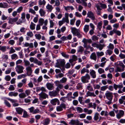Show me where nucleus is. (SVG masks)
<instances>
[{
	"label": "nucleus",
	"instance_id": "5fc2aeb1",
	"mask_svg": "<svg viewBox=\"0 0 125 125\" xmlns=\"http://www.w3.org/2000/svg\"><path fill=\"white\" fill-rule=\"evenodd\" d=\"M37 52L36 50H34V51H32L29 54V55L30 56H33L35 55L36 53Z\"/></svg>",
	"mask_w": 125,
	"mask_h": 125
},
{
	"label": "nucleus",
	"instance_id": "680f3d73",
	"mask_svg": "<svg viewBox=\"0 0 125 125\" xmlns=\"http://www.w3.org/2000/svg\"><path fill=\"white\" fill-rule=\"evenodd\" d=\"M50 120L49 118H47L45 119L44 120V124L45 125L48 124L50 122Z\"/></svg>",
	"mask_w": 125,
	"mask_h": 125
},
{
	"label": "nucleus",
	"instance_id": "09e8293b",
	"mask_svg": "<svg viewBox=\"0 0 125 125\" xmlns=\"http://www.w3.org/2000/svg\"><path fill=\"white\" fill-rule=\"evenodd\" d=\"M78 52H80L82 53L84 50V48L82 46H80L78 47Z\"/></svg>",
	"mask_w": 125,
	"mask_h": 125
},
{
	"label": "nucleus",
	"instance_id": "13d9d810",
	"mask_svg": "<svg viewBox=\"0 0 125 125\" xmlns=\"http://www.w3.org/2000/svg\"><path fill=\"white\" fill-rule=\"evenodd\" d=\"M108 88V86L107 85L103 86L101 87V90L102 91H104Z\"/></svg>",
	"mask_w": 125,
	"mask_h": 125
},
{
	"label": "nucleus",
	"instance_id": "c9c22d12",
	"mask_svg": "<svg viewBox=\"0 0 125 125\" xmlns=\"http://www.w3.org/2000/svg\"><path fill=\"white\" fill-rule=\"evenodd\" d=\"M99 114L98 113H96L94 115V119L95 121H97L99 119Z\"/></svg>",
	"mask_w": 125,
	"mask_h": 125
},
{
	"label": "nucleus",
	"instance_id": "4d7b16f0",
	"mask_svg": "<svg viewBox=\"0 0 125 125\" xmlns=\"http://www.w3.org/2000/svg\"><path fill=\"white\" fill-rule=\"evenodd\" d=\"M77 121V120H72L69 123V124L72 125H74L75 124L76 121Z\"/></svg>",
	"mask_w": 125,
	"mask_h": 125
},
{
	"label": "nucleus",
	"instance_id": "2f4dec72",
	"mask_svg": "<svg viewBox=\"0 0 125 125\" xmlns=\"http://www.w3.org/2000/svg\"><path fill=\"white\" fill-rule=\"evenodd\" d=\"M39 12L41 16L42 17L44 16L46 13V12L42 9H40Z\"/></svg>",
	"mask_w": 125,
	"mask_h": 125
},
{
	"label": "nucleus",
	"instance_id": "393cba45",
	"mask_svg": "<svg viewBox=\"0 0 125 125\" xmlns=\"http://www.w3.org/2000/svg\"><path fill=\"white\" fill-rule=\"evenodd\" d=\"M72 93L70 92L68 93L67 95V96L66 98H68V100H71V99H70L71 98H73V99H75L74 97H73L72 96Z\"/></svg>",
	"mask_w": 125,
	"mask_h": 125
},
{
	"label": "nucleus",
	"instance_id": "f704fd0d",
	"mask_svg": "<svg viewBox=\"0 0 125 125\" xmlns=\"http://www.w3.org/2000/svg\"><path fill=\"white\" fill-rule=\"evenodd\" d=\"M35 24H34L32 22H31L30 25V29L32 30H34L35 28Z\"/></svg>",
	"mask_w": 125,
	"mask_h": 125
},
{
	"label": "nucleus",
	"instance_id": "e433bc0d",
	"mask_svg": "<svg viewBox=\"0 0 125 125\" xmlns=\"http://www.w3.org/2000/svg\"><path fill=\"white\" fill-rule=\"evenodd\" d=\"M64 9L66 11H67L68 10H69L71 9L72 10L74 9V8L72 6H67V7H64Z\"/></svg>",
	"mask_w": 125,
	"mask_h": 125
},
{
	"label": "nucleus",
	"instance_id": "f257e3e1",
	"mask_svg": "<svg viewBox=\"0 0 125 125\" xmlns=\"http://www.w3.org/2000/svg\"><path fill=\"white\" fill-rule=\"evenodd\" d=\"M116 69L115 70V72H121L125 70V66L122 61H119L115 63Z\"/></svg>",
	"mask_w": 125,
	"mask_h": 125
},
{
	"label": "nucleus",
	"instance_id": "338daca9",
	"mask_svg": "<svg viewBox=\"0 0 125 125\" xmlns=\"http://www.w3.org/2000/svg\"><path fill=\"white\" fill-rule=\"evenodd\" d=\"M25 28L23 27H21L20 29V32L23 34H24L26 32V29H25Z\"/></svg>",
	"mask_w": 125,
	"mask_h": 125
},
{
	"label": "nucleus",
	"instance_id": "39448f33",
	"mask_svg": "<svg viewBox=\"0 0 125 125\" xmlns=\"http://www.w3.org/2000/svg\"><path fill=\"white\" fill-rule=\"evenodd\" d=\"M29 60L31 62H33L38 65H41L42 64V62L41 61H39L38 60L35 58L31 57L29 59Z\"/></svg>",
	"mask_w": 125,
	"mask_h": 125
},
{
	"label": "nucleus",
	"instance_id": "1a4fd4ad",
	"mask_svg": "<svg viewBox=\"0 0 125 125\" xmlns=\"http://www.w3.org/2000/svg\"><path fill=\"white\" fill-rule=\"evenodd\" d=\"M65 63L64 59L60 60L56 63V65L55 66V67H58L60 66L63 67L65 65Z\"/></svg>",
	"mask_w": 125,
	"mask_h": 125
},
{
	"label": "nucleus",
	"instance_id": "9d476101",
	"mask_svg": "<svg viewBox=\"0 0 125 125\" xmlns=\"http://www.w3.org/2000/svg\"><path fill=\"white\" fill-rule=\"evenodd\" d=\"M87 17L90 18L93 21H94L95 19L94 14L92 11H88L87 14Z\"/></svg>",
	"mask_w": 125,
	"mask_h": 125
},
{
	"label": "nucleus",
	"instance_id": "0eeeda50",
	"mask_svg": "<svg viewBox=\"0 0 125 125\" xmlns=\"http://www.w3.org/2000/svg\"><path fill=\"white\" fill-rule=\"evenodd\" d=\"M66 105L64 103H62L56 107V110L58 112H61L63 111V109H65Z\"/></svg>",
	"mask_w": 125,
	"mask_h": 125
},
{
	"label": "nucleus",
	"instance_id": "37998d69",
	"mask_svg": "<svg viewBox=\"0 0 125 125\" xmlns=\"http://www.w3.org/2000/svg\"><path fill=\"white\" fill-rule=\"evenodd\" d=\"M96 53L98 58L99 57L101 56L104 55V52H97Z\"/></svg>",
	"mask_w": 125,
	"mask_h": 125
},
{
	"label": "nucleus",
	"instance_id": "79ce46f5",
	"mask_svg": "<svg viewBox=\"0 0 125 125\" xmlns=\"http://www.w3.org/2000/svg\"><path fill=\"white\" fill-rule=\"evenodd\" d=\"M11 57L12 60H14L16 59H17L18 58L17 55L15 53L12 54L11 56Z\"/></svg>",
	"mask_w": 125,
	"mask_h": 125
},
{
	"label": "nucleus",
	"instance_id": "6ab92c4d",
	"mask_svg": "<svg viewBox=\"0 0 125 125\" xmlns=\"http://www.w3.org/2000/svg\"><path fill=\"white\" fill-rule=\"evenodd\" d=\"M90 74L93 78H95L96 77V72L93 70H90Z\"/></svg>",
	"mask_w": 125,
	"mask_h": 125
},
{
	"label": "nucleus",
	"instance_id": "bf43d9fd",
	"mask_svg": "<svg viewBox=\"0 0 125 125\" xmlns=\"http://www.w3.org/2000/svg\"><path fill=\"white\" fill-rule=\"evenodd\" d=\"M15 52V50L13 49L12 47L10 48V49L9 52V54H11L14 53Z\"/></svg>",
	"mask_w": 125,
	"mask_h": 125
},
{
	"label": "nucleus",
	"instance_id": "f03ea898",
	"mask_svg": "<svg viewBox=\"0 0 125 125\" xmlns=\"http://www.w3.org/2000/svg\"><path fill=\"white\" fill-rule=\"evenodd\" d=\"M82 42L84 43L83 45V46L84 48H86V50H87L89 48H90L91 49V51H92L91 50H92L93 49V48L91 47L90 45H87V43H91L92 42V40L91 39H87L85 38L83 39Z\"/></svg>",
	"mask_w": 125,
	"mask_h": 125
},
{
	"label": "nucleus",
	"instance_id": "3c124183",
	"mask_svg": "<svg viewBox=\"0 0 125 125\" xmlns=\"http://www.w3.org/2000/svg\"><path fill=\"white\" fill-rule=\"evenodd\" d=\"M105 46L104 44H100L99 45H98L97 47L99 48V49L100 50H101Z\"/></svg>",
	"mask_w": 125,
	"mask_h": 125
},
{
	"label": "nucleus",
	"instance_id": "69168bd1",
	"mask_svg": "<svg viewBox=\"0 0 125 125\" xmlns=\"http://www.w3.org/2000/svg\"><path fill=\"white\" fill-rule=\"evenodd\" d=\"M62 20L64 23L66 22L67 23H68L69 22L68 18H63L62 19Z\"/></svg>",
	"mask_w": 125,
	"mask_h": 125
},
{
	"label": "nucleus",
	"instance_id": "864d4df0",
	"mask_svg": "<svg viewBox=\"0 0 125 125\" xmlns=\"http://www.w3.org/2000/svg\"><path fill=\"white\" fill-rule=\"evenodd\" d=\"M41 117V116L40 115H37L35 116V119H36V123L38 122V120H39Z\"/></svg>",
	"mask_w": 125,
	"mask_h": 125
},
{
	"label": "nucleus",
	"instance_id": "052dcab7",
	"mask_svg": "<svg viewBox=\"0 0 125 125\" xmlns=\"http://www.w3.org/2000/svg\"><path fill=\"white\" fill-rule=\"evenodd\" d=\"M24 65L25 66H27L30 65V63L28 61L24 60Z\"/></svg>",
	"mask_w": 125,
	"mask_h": 125
},
{
	"label": "nucleus",
	"instance_id": "a18cd8bd",
	"mask_svg": "<svg viewBox=\"0 0 125 125\" xmlns=\"http://www.w3.org/2000/svg\"><path fill=\"white\" fill-rule=\"evenodd\" d=\"M4 103L5 105L8 107H10L11 106V105L10 103L7 101L5 100L4 101Z\"/></svg>",
	"mask_w": 125,
	"mask_h": 125
},
{
	"label": "nucleus",
	"instance_id": "c85d7f7f",
	"mask_svg": "<svg viewBox=\"0 0 125 125\" xmlns=\"http://www.w3.org/2000/svg\"><path fill=\"white\" fill-rule=\"evenodd\" d=\"M85 72L89 73V70L87 69H86L85 68H83L81 70V74H84Z\"/></svg>",
	"mask_w": 125,
	"mask_h": 125
},
{
	"label": "nucleus",
	"instance_id": "473e14b6",
	"mask_svg": "<svg viewBox=\"0 0 125 125\" xmlns=\"http://www.w3.org/2000/svg\"><path fill=\"white\" fill-rule=\"evenodd\" d=\"M46 9L48 10L50 12H51L53 9V7H52V5L49 4H48L46 6Z\"/></svg>",
	"mask_w": 125,
	"mask_h": 125
},
{
	"label": "nucleus",
	"instance_id": "c756f323",
	"mask_svg": "<svg viewBox=\"0 0 125 125\" xmlns=\"http://www.w3.org/2000/svg\"><path fill=\"white\" fill-rule=\"evenodd\" d=\"M0 50L3 52H4L7 50V47L5 46L0 45Z\"/></svg>",
	"mask_w": 125,
	"mask_h": 125
},
{
	"label": "nucleus",
	"instance_id": "72a5a7b5",
	"mask_svg": "<svg viewBox=\"0 0 125 125\" xmlns=\"http://www.w3.org/2000/svg\"><path fill=\"white\" fill-rule=\"evenodd\" d=\"M89 85L87 87V89L91 92L94 91L92 86H91V84H89Z\"/></svg>",
	"mask_w": 125,
	"mask_h": 125
},
{
	"label": "nucleus",
	"instance_id": "6e6d98bb",
	"mask_svg": "<svg viewBox=\"0 0 125 125\" xmlns=\"http://www.w3.org/2000/svg\"><path fill=\"white\" fill-rule=\"evenodd\" d=\"M109 115L111 117H114L115 115V114L114 111H111L109 113Z\"/></svg>",
	"mask_w": 125,
	"mask_h": 125
},
{
	"label": "nucleus",
	"instance_id": "dca6fc26",
	"mask_svg": "<svg viewBox=\"0 0 125 125\" xmlns=\"http://www.w3.org/2000/svg\"><path fill=\"white\" fill-rule=\"evenodd\" d=\"M26 74L28 76L31 75L32 73V71L31 68L30 66H28L26 68Z\"/></svg>",
	"mask_w": 125,
	"mask_h": 125
},
{
	"label": "nucleus",
	"instance_id": "f3484780",
	"mask_svg": "<svg viewBox=\"0 0 125 125\" xmlns=\"http://www.w3.org/2000/svg\"><path fill=\"white\" fill-rule=\"evenodd\" d=\"M124 114V112L123 111L120 110L119 112L116 115L117 118L118 119H120L121 117H123Z\"/></svg>",
	"mask_w": 125,
	"mask_h": 125
},
{
	"label": "nucleus",
	"instance_id": "c03bdc74",
	"mask_svg": "<svg viewBox=\"0 0 125 125\" xmlns=\"http://www.w3.org/2000/svg\"><path fill=\"white\" fill-rule=\"evenodd\" d=\"M98 73L100 74H101L105 72L104 70L101 68H99L98 69Z\"/></svg>",
	"mask_w": 125,
	"mask_h": 125
},
{
	"label": "nucleus",
	"instance_id": "bb28decb",
	"mask_svg": "<svg viewBox=\"0 0 125 125\" xmlns=\"http://www.w3.org/2000/svg\"><path fill=\"white\" fill-rule=\"evenodd\" d=\"M18 93L17 92H11L9 94V96H16L18 95Z\"/></svg>",
	"mask_w": 125,
	"mask_h": 125
},
{
	"label": "nucleus",
	"instance_id": "412c9836",
	"mask_svg": "<svg viewBox=\"0 0 125 125\" xmlns=\"http://www.w3.org/2000/svg\"><path fill=\"white\" fill-rule=\"evenodd\" d=\"M58 92L56 91H53L49 92V95L51 96L55 97L58 94Z\"/></svg>",
	"mask_w": 125,
	"mask_h": 125
},
{
	"label": "nucleus",
	"instance_id": "4468645a",
	"mask_svg": "<svg viewBox=\"0 0 125 125\" xmlns=\"http://www.w3.org/2000/svg\"><path fill=\"white\" fill-rule=\"evenodd\" d=\"M51 103L53 105H56L57 103L58 105L60 104V102L59 100L57 98H55L52 99L50 101Z\"/></svg>",
	"mask_w": 125,
	"mask_h": 125
},
{
	"label": "nucleus",
	"instance_id": "7ed1b4c3",
	"mask_svg": "<svg viewBox=\"0 0 125 125\" xmlns=\"http://www.w3.org/2000/svg\"><path fill=\"white\" fill-rule=\"evenodd\" d=\"M71 32L74 35L77 36L78 37L81 38L82 37V35L80 33V31L79 30L76 28L71 27Z\"/></svg>",
	"mask_w": 125,
	"mask_h": 125
},
{
	"label": "nucleus",
	"instance_id": "ddd939ff",
	"mask_svg": "<svg viewBox=\"0 0 125 125\" xmlns=\"http://www.w3.org/2000/svg\"><path fill=\"white\" fill-rule=\"evenodd\" d=\"M38 22L39 24L41 26H42L43 23L46 26L48 23V21L47 20H46L44 21V19H43L41 18L39 19Z\"/></svg>",
	"mask_w": 125,
	"mask_h": 125
},
{
	"label": "nucleus",
	"instance_id": "2eb2a0df",
	"mask_svg": "<svg viewBox=\"0 0 125 125\" xmlns=\"http://www.w3.org/2000/svg\"><path fill=\"white\" fill-rule=\"evenodd\" d=\"M39 95L40 98L42 99H45L47 98H48V95L43 92H41L39 94Z\"/></svg>",
	"mask_w": 125,
	"mask_h": 125
},
{
	"label": "nucleus",
	"instance_id": "4be33fe9",
	"mask_svg": "<svg viewBox=\"0 0 125 125\" xmlns=\"http://www.w3.org/2000/svg\"><path fill=\"white\" fill-rule=\"evenodd\" d=\"M46 3V1L45 0H39L38 1V4L40 7L42 6L43 7Z\"/></svg>",
	"mask_w": 125,
	"mask_h": 125
},
{
	"label": "nucleus",
	"instance_id": "a211bd4d",
	"mask_svg": "<svg viewBox=\"0 0 125 125\" xmlns=\"http://www.w3.org/2000/svg\"><path fill=\"white\" fill-rule=\"evenodd\" d=\"M54 84L53 83H48L46 84V86L47 88L49 90H52L53 89L54 87L53 86Z\"/></svg>",
	"mask_w": 125,
	"mask_h": 125
},
{
	"label": "nucleus",
	"instance_id": "603ef678",
	"mask_svg": "<svg viewBox=\"0 0 125 125\" xmlns=\"http://www.w3.org/2000/svg\"><path fill=\"white\" fill-rule=\"evenodd\" d=\"M67 80V79L65 77H64L60 80V82L61 83H66Z\"/></svg>",
	"mask_w": 125,
	"mask_h": 125
},
{
	"label": "nucleus",
	"instance_id": "b1692460",
	"mask_svg": "<svg viewBox=\"0 0 125 125\" xmlns=\"http://www.w3.org/2000/svg\"><path fill=\"white\" fill-rule=\"evenodd\" d=\"M8 7H9L8 5L6 3H0V7L5 8Z\"/></svg>",
	"mask_w": 125,
	"mask_h": 125
},
{
	"label": "nucleus",
	"instance_id": "49530a36",
	"mask_svg": "<svg viewBox=\"0 0 125 125\" xmlns=\"http://www.w3.org/2000/svg\"><path fill=\"white\" fill-rule=\"evenodd\" d=\"M61 54L62 56L66 58H68L69 57V55L66 54L65 53L63 52H61Z\"/></svg>",
	"mask_w": 125,
	"mask_h": 125
},
{
	"label": "nucleus",
	"instance_id": "cd10ccee",
	"mask_svg": "<svg viewBox=\"0 0 125 125\" xmlns=\"http://www.w3.org/2000/svg\"><path fill=\"white\" fill-rule=\"evenodd\" d=\"M16 109L17 112L19 114H21L23 111V110L20 107L16 108Z\"/></svg>",
	"mask_w": 125,
	"mask_h": 125
},
{
	"label": "nucleus",
	"instance_id": "ea45409f",
	"mask_svg": "<svg viewBox=\"0 0 125 125\" xmlns=\"http://www.w3.org/2000/svg\"><path fill=\"white\" fill-rule=\"evenodd\" d=\"M102 21L99 22L98 23L97 25V27L99 31L101 30V29L102 28Z\"/></svg>",
	"mask_w": 125,
	"mask_h": 125
},
{
	"label": "nucleus",
	"instance_id": "7c9ffc66",
	"mask_svg": "<svg viewBox=\"0 0 125 125\" xmlns=\"http://www.w3.org/2000/svg\"><path fill=\"white\" fill-rule=\"evenodd\" d=\"M77 89L78 90H82L83 89V84L82 83H78L76 85Z\"/></svg>",
	"mask_w": 125,
	"mask_h": 125
},
{
	"label": "nucleus",
	"instance_id": "a878e982",
	"mask_svg": "<svg viewBox=\"0 0 125 125\" xmlns=\"http://www.w3.org/2000/svg\"><path fill=\"white\" fill-rule=\"evenodd\" d=\"M86 97L88 96H93V97H95L96 95L94 94V92H91L89 91H88L86 93Z\"/></svg>",
	"mask_w": 125,
	"mask_h": 125
},
{
	"label": "nucleus",
	"instance_id": "5701e85b",
	"mask_svg": "<svg viewBox=\"0 0 125 125\" xmlns=\"http://www.w3.org/2000/svg\"><path fill=\"white\" fill-rule=\"evenodd\" d=\"M90 58L91 59L96 61L97 59V56L95 53L94 52L91 54L90 56Z\"/></svg>",
	"mask_w": 125,
	"mask_h": 125
},
{
	"label": "nucleus",
	"instance_id": "6e6552de",
	"mask_svg": "<svg viewBox=\"0 0 125 125\" xmlns=\"http://www.w3.org/2000/svg\"><path fill=\"white\" fill-rule=\"evenodd\" d=\"M28 109L29 110L30 112L31 113H32L33 114L38 113L40 112L39 109L38 108H37L36 109H35L34 108L33 106L29 108Z\"/></svg>",
	"mask_w": 125,
	"mask_h": 125
},
{
	"label": "nucleus",
	"instance_id": "de8ad7c7",
	"mask_svg": "<svg viewBox=\"0 0 125 125\" xmlns=\"http://www.w3.org/2000/svg\"><path fill=\"white\" fill-rule=\"evenodd\" d=\"M27 35L30 38H32L33 35L32 32L31 31H30L27 32Z\"/></svg>",
	"mask_w": 125,
	"mask_h": 125
},
{
	"label": "nucleus",
	"instance_id": "58836bf2",
	"mask_svg": "<svg viewBox=\"0 0 125 125\" xmlns=\"http://www.w3.org/2000/svg\"><path fill=\"white\" fill-rule=\"evenodd\" d=\"M19 96L20 98H22L25 97L26 96V95L24 92H23L19 94Z\"/></svg>",
	"mask_w": 125,
	"mask_h": 125
},
{
	"label": "nucleus",
	"instance_id": "a19ab883",
	"mask_svg": "<svg viewBox=\"0 0 125 125\" xmlns=\"http://www.w3.org/2000/svg\"><path fill=\"white\" fill-rule=\"evenodd\" d=\"M77 111L78 113H81L83 112V109L80 107H78L76 108Z\"/></svg>",
	"mask_w": 125,
	"mask_h": 125
},
{
	"label": "nucleus",
	"instance_id": "aec40b11",
	"mask_svg": "<svg viewBox=\"0 0 125 125\" xmlns=\"http://www.w3.org/2000/svg\"><path fill=\"white\" fill-rule=\"evenodd\" d=\"M25 47L29 46V47L27 48V49H29V48H33V43H30L27 42H25L24 45Z\"/></svg>",
	"mask_w": 125,
	"mask_h": 125
},
{
	"label": "nucleus",
	"instance_id": "0e129e2a",
	"mask_svg": "<svg viewBox=\"0 0 125 125\" xmlns=\"http://www.w3.org/2000/svg\"><path fill=\"white\" fill-rule=\"evenodd\" d=\"M15 89V88L13 85H10L8 88V90L10 91H14Z\"/></svg>",
	"mask_w": 125,
	"mask_h": 125
},
{
	"label": "nucleus",
	"instance_id": "20e7f679",
	"mask_svg": "<svg viewBox=\"0 0 125 125\" xmlns=\"http://www.w3.org/2000/svg\"><path fill=\"white\" fill-rule=\"evenodd\" d=\"M90 76L88 73H86L85 76H82L81 80L82 82L83 83L89 82L88 80L90 79Z\"/></svg>",
	"mask_w": 125,
	"mask_h": 125
},
{
	"label": "nucleus",
	"instance_id": "f8f14e48",
	"mask_svg": "<svg viewBox=\"0 0 125 125\" xmlns=\"http://www.w3.org/2000/svg\"><path fill=\"white\" fill-rule=\"evenodd\" d=\"M19 18L16 17L15 18H10L9 19L8 23L11 24H14V23L16 22L18 19Z\"/></svg>",
	"mask_w": 125,
	"mask_h": 125
},
{
	"label": "nucleus",
	"instance_id": "423d86ee",
	"mask_svg": "<svg viewBox=\"0 0 125 125\" xmlns=\"http://www.w3.org/2000/svg\"><path fill=\"white\" fill-rule=\"evenodd\" d=\"M16 71L19 74H20L23 72V70L24 68L22 66L18 65H17L15 68Z\"/></svg>",
	"mask_w": 125,
	"mask_h": 125
},
{
	"label": "nucleus",
	"instance_id": "e2e57ef3",
	"mask_svg": "<svg viewBox=\"0 0 125 125\" xmlns=\"http://www.w3.org/2000/svg\"><path fill=\"white\" fill-rule=\"evenodd\" d=\"M114 33L116 34L117 35L120 36L121 35V32L117 30L116 29H115Z\"/></svg>",
	"mask_w": 125,
	"mask_h": 125
},
{
	"label": "nucleus",
	"instance_id": "774afa93",
	"mask_svg": "<svg viewBox=\"0 0 125 125\" xmlns=\"http://www.w3.org/2000/svg\"><path fill=\"white\" fill-rule=\"evenodd\" d=\"M25 94L26 96L30 95L31 94V91L30 90L28 89L26 90L25 91Z\"/></svg>",
	"mask_w": 125,
	"mask_h": 125
},
{
	"label": "nucleus",
	"instance_id": "8fccbe9b",
	"mask_svg": "<svg viewBox=\"0 0 125 125\" xmlns=\"http://www.w3.org/2000/svg\"><path fill=\"white\" fill-rule=\"evenodd\" d=\"M92 40L94 41H96L98 40L99 38L96 36L94 35L92 36Z\"/></svg>",
	"mask_w": 125,
	"mask_h": 125
},
{
	"label": "nucleus",
	"instance_id": "4c0bfd02",
	"mask_svg": "<svg viewBox=\"0 0 125 125\" xmlns=\"http://www.w3.org/2000/svg\"><path fill=\"white\" fill-rule=\"evenodd\" d=\"M89 26L88 25H85L83 30L86 33L89 30Z\"/></svg>",
	"mask_w": 125,
	"mask_h": 125
},
{
	"label": "nucleus",
	"instance_id": "9b49d317",
	"mask_svg": "<svg viewBox=\"0 0 125 125\" xmlns=\"http://www.w3.org/2000/svg\"><path fill=\"white\" fill-rule=\"evenodd\" d=\"M105 95L106 98L109 100H112L113 97V94L112 93L107 91Z\"/></svg>",
	"mask_w": 125,
	"mask_h": 125
}]
</instances>
